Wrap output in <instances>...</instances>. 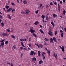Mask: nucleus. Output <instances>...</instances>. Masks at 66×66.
<instances>
[{
	"label": "nucleus",
	"instance_id": "obj_56",
	"mask_svg": "<svg viewBox=\"0 0 66 66\" xmlns=\"http://www.w3.org/2000/svg\"><path fill=\"white\" fill-rule=\"evenodd\" d=\"M7 31H8V32H10V30L9 29H7Z\"/></svg>",
	"mask_w": 66,
	"mask_h": 66
},
{
	"label": "nucleus",
	"instance_id": "obj_38",
	"mask_svg": "<svg viewBox=\"0 0 66 66\" xmlns=\"http://www.w3.org/2000/svg\"><path fill=\"white\" fill-rule=\"evenodd\" d=\"M56 34H57V31H55V35H56Z\"/></svg>",
	"mask_w": 66,
	"mask_h": 66
},
{
	"label": "nucleus",
	"instance_id": "obj_53",
	"mask_svg": "<svg viewBox=\"0 0 66 66\" xmlns=\"http://www.w3.org/2000/svg\"><path fill=\"white\" fill-rule=\"evenodd\" d=\"M64 30L65 32H66V28H65L64 29Z\"/></svg>",
	"mask_w": 66,
	"mask_h": 66
},
{
	"label": "nucleus",
	"instance_id": "obj_32",
	"mask_svg": "<svg viewBox=\"0 0 66 66\" xmlns=\"http://www.w3.org/2000/svg\"><path fill=\"white\" fill-rule=\"evenodd\" d=\"M20 41L21 42H22V41H24V40L22 39H20Z\"/></svg>",
	"mask_w": 66,
	"mask_h": 66
},
{
	"label": "nucleus",
	"instance_id": "obj_15",
	"mask_svg": "<svg viewBox=\"0 0 66 66\" xmlns=\"http://www.w3.org/2000/svg\"><path fill=\"white\" fill-rule=\"evenodd\" d=\"M39 31L41 32V33H43V34H44V32H43V31L41 29H40Z\"/></svg>",
	"mask_w": 66,
	"mask_h": 66
},
{
	"label": "nucleus",
	"instance_id": "obj_42",
	"mask_svg": "<svg viewBox=\"0 0 66 66\" xmlns=\"http://www.w3.org/2000/svg\"><path fill=\"white\" fill-rule=\"evenodd\" d=\"M4 39L2 41H0V42L1 43H2V42H4Z\"/></svg>",
	"mask_w": 66,
	"mask_h": 66
},
{
	"label": "nucleus",
	"instance_id": "obj_19",
	"mask_svg": "<svg viewBox=\"0 0 66 66\" xmlns=\"http://www.w3.org/2000/svg\"><path fill=\"white\" fill-rule=\"evenodd\" d=\"M63 15H65V13H66V11H65V10H63Z\"/></svg>",
	"mask_w": 66,
	"mask_h": 66
},
{
	"label": "nucleus",
	"instance_id": "obj_9",
	"mask_svg": "<svg viewBox=\"0 0 66 66\" xmlns=\"http://www.w3.org/2000/svg\"><path fill=\"white\" fill-rule=\"evenodd\" d=\"M44 40L45 42H48L50 40L49 39H47V38H45Z\"/></svg>",
	"mask_w": 66,
	"mask_h": 66
},
{
	"label": "nucleus",
	"instance_id": "obj_27",
	"mask_svg": "<svg viewBox=\"0 0 66 66\" xmlns=\"http://www.w3.org/2000/svg\"><path fill=\"white\" fill-rule=\"evenodd\" d=\"M39 47H40V48H43V45L42 44H40L39 45Z\"/></svg>",
	"mask_w": 66,
	"mask_h": 66
},
{
	"label": "nucleus",
	"instance_id": "obj_47",
	"mask_svg": "<svg viewBox=\"0 0 66 66\" xmlns=\"http://www.w3.org/2000/svg\"><path fill=\"white\" fill-rule=\"evenodd\" d=\"M46 20H48V17L46 16Z\"/></svg>",
	"mask_w": 66,
	"mask_h": 66
},
{
	"label": "nucleus",
	"instance_id": "obj_11",
	"mask_svg": "<svg viewBox=\"0 0 66 66\" xmlns=\"http://www.w3.org/2000/svg\"><path fill=\"white\" fill-rule=\"evenodd\" d=\"M53 39L54 41V42H55L56 43L57 42L56 41V38H55V37L53 38Z\"/></svg>",
	"mask_w": 66,
	"mask_h": 66
},
{
	"label": "nucleus",
	"instance_id": "obj_22",
	"mask_svg": "<svg viewBox=\"0 0 66 66\" xmlns=\"http://www.w3.org/2000/svg\"><path fill=\"white\" fill-rule=\"evenodd\" d=\"M43 62V60H40L39 62V64H42V63Z\"/></svg>",
	"mask_w": 66,
	"mask_h": 66
},
{
	"label": "nucleus",
	"instance_id": "obj_37",
	"mask_svg": "<svg viewBox=\"0 0 66 66\" xmlns=\"http://www.w3.org/2000/svg\"><path fill=\"white\" fill-rule=\"evenodd\" d=\"M63 33H61V36L62 37H63Z\"/></svg>",
	"mask_w": 66,
	"mask_h": 66
},
{
	"label": "nucleus",
	"instance_id": "obj_13",
	"mask_svg": "<svg viewBox=\"0 0 66 66\" xmlns=\"http://www.w3.org/2000/svg\"><path fill=\"white\" fill-rule=\"evenodd\" d=\"M54 56L55 57H56H56H57V54H56V53H55L54 54Z\"/></svg>",
	"mask_w": 66,
	"mask_h": 66
},
{
	"label": "nucleus",
	"instance_id": "obj_40",
	"mask_svg": "<svg viewBox=\"0 0 66 66\" xmlns=\"http://www.w3.org/2000/svg\"><path fill=\"white\" fill-rule=\"evenodd\" d=\"M13 47L15 50H16V47L14 45L13 46Z\"/></svg>",
	"mask_w": 66,
	"mask_h": 66
},
{
	"label": "nucleus",
	"instance_id": "obj_41",
	"mask_svg": "<svg viewBox=\"0 0 66 66\" xmlns=\"http://www.w3.org/2000/svg\"><path fill=\"white\" fill-rule=\"evenodd\" d=\"M11 4L12 5H15V4H14V3H11Z\"/></svg>",
	"mask_w": 66,
	"mask_h": 66
},
{
	"label": "nucleus",
	"instance_id": "obj_36",
	"mask_svg": "<svg viewBox=\"0 0 66 66\" xmlns=\"http://www.w3.org/2000/svg\"><path fill=\"white\" fill-rule=\"evenodd\" d=\"M39 5L40 6V7H41L42 6V5H43V4H40Z\"/></svg>",
	"mask_w": 66,
	"mask_h": 66
},
{
	"label": "nucleus",
	"instance_id": "obj_2",
	"mask_svg": "<svg viewBox=\"0 0 66 66\" xmlns=\"http://www.w3.org/2000/svg\"><path fill=\"white\" fill-rule=\"evenodd\" d=\"M29 12H30V11H29V10H26L25 11V13L26 14H27L29 13Z\"/></svg>",
	"mask_w": 66,
	"mask_h": 66
},
{
	"label": "nucleus",
	"instance_id": "obj_20",
	"mask_svg": "<svg viewBox=\"0 0 66 66\" xmlns=\"http://www.w3.org/2000/svg\"><path fill=\"white\" fill-rule=\"evenodd\" d=\"M51 24H52V26H53V27H54L55 25L54 24V23H53V22H51Z\"/></svg>",
	"mask_w": 66,
	"mask_h": 66
},
{
	"label": "nucleus",
	"instance_id": "obj_48",
	"mask_svg": "<svg viewBox=\"0 0 66 66\" xmlns=\"http://www.w3.org/2000/svg\"><path fill=\"white\" fill-rule=\"evenodd\" d=\"M21 14H24V12L23 11H22L21 12Z\"/></svg>",
	"mask_w": 66,
	"mask_h": 66
},
{
	"label": "nucleus",
	"instance_id": "obj_29",
	"mask_svg": "<svg viewBox=\"0 0 66 66\" xmlns=\"http://www.w3.org/2000/svg\"><path fill=\"white\" fill-rule=\"evenodd\" d=\"M44 45H45V46H47L48 45V44L47 43H44Z\"/></svg>",
	"mask_w": 66,
	"mask_h": 66
},
{
	"label": "nucleus",
	"instance_id": "obj_28",
	"mask_svg": "<svg viewBox=\"0 0 66 66\" xmlns=\"http://www.w3.org/2000/svg\"><path fill=\"white\" fill-rule=\"evenodd\" d=\"M56 16H57V15H56V14H53V16L55 18V17H56Z\"/></svg>",
	"mask_w": 66,
	"mask_h": 66
},
{
	"label": "nucleus",
	"instance_id": "obj_34",
	"mask_svg": "<svg viewBox=\"0 0 66 66\" xmlns=\"http://www.w3.org/2000/svg\"><path fill=\"white\" fill-rule=\"evenodd\" d=\"M35 45H36V46H37L38 47V48H39V45H38L37 44H35Z\"/></svg>",
	"mask_w": 66,
	"mask_h": 66
},
{
	"label": "nucleus",
	"instance_id": "obj_35",
	"mask_svg": "<svg viewBox=\"0 0 66 66\" xmlns=\"http://www.w3.org/2000/svg\"><path fill=\"white\" fill-rule=\"evenodd\" d=\"M39 11V10H37L36 11V14H37L38 13V12Z\"/></svg>",
	"mask_w": 66,
	"mask_h": 66
},
{
	"label": "nucleus",
	"instance_id": "obj_33",
	"mask_svg": "<svg viewBox=\"0 0 66 66\" xmlns=\"http://www.w3.org/2000/svg\"><path fill=\"white\" fill-rule=\"evenodd\" d=\"M65 49V47L62 46L61 47V49Z\"/></svg>",
	"mask_w": 66,
	"mask_h": 66
},
{
	"label": "nucleus",
	"instance_id": "obj_61",
	"mask_svg": "<svg viewBox=\"0 0 66 66\" xmlns=\"http://www.w3.org/2000/svg\"><path fill=\"white\" fill-rule=\"evenodd\" d=\"M40 28H42L43 27V26H42L41 25H40Z\"/></svg>",
	"mask_w": 66,
	"mask_h": 66
},
{
	"label": "nucleus",
	"instance_id": "obj_44",
	"mask_svg": "<svg viewBox=\"0 0 66 66\" xmlns=\"http://www.w3.org/2000/svg\"><path fill=\"white\" fill-rule=\"evenodd\" d=\"M50 5H53V4L52 3V2H51L50 3Z\"/></svg>",
	"mask_w": 66,
	"mask_h": 66
},
{
	"label": "nucleus",
	"instance_id": "obj_18",
	"mask_svg": "<svg viewBox=\"0 0 66 66\" xmlns=\"http://www.w3.org/2000/svg\"><path fill=\"white\" fill-rule=\"evenodd\" d=\"M23 2L24 4H26L27 3V1H26L25 0L23 1Z\"/></svg>",
	"mask_w": 66,
	"mask_h": 66
},
{
	"label": "nucleus",
	"instance_id": "obj_31",
	"mask_svg": "<svg viewBox=\"0 0 66 66\" xmlns=\"http://www.w3.org/2000/svg\"><path fill=\"white\" fill-rule=\"evenodd\" d=\"M6 7L7 9H9V6L8 5H6Z\"/></svg>",
	"mask_w": 66,
	"mask_h": 66
},
{
	"label": "nucleus",
	"instance_id": "obj_7",
	"mask_svg": "<svg viewBox=\"0 0 66 66\" xmlns=\"http://www.w3.org/2000/svg\"><path fill=\"white\" fill-rule=\"evenodd\" d=\"M12 8H9L7 10V12H10L11 11H12Z\"/></svg>",
	"mask_w": 66,
	"mask_h": 66
},
{
	"label": "nucleus",
	"instance_id": "obj_59",
	"mask_svg": "<svg viewBox=\"0 0 66 66\" xmlns=\"http://www.w3.org/2000/svg\"><path fill=\"white\" fill-rule=\"evenodd\" d=\"M60 3L61 4H62V1H60Z\"/></svg>",
	"mask_w": 66,
	"mask_h": 66
},
{
	"label": "nucleus",
	"instance_id": "obj_52",
	"mask_svg": "<svg viewBox=\"0 0 66 66\" xmlns=\"http://www.w3.org/2000/svg\"><path fill=\"white\" fill-rule=\"evenodd\" d=\"M21 49H23V47H20Z\"/></svg>",
	"mask_w": 66,
	"mask_h": 66
},
{
	"label": "nucleus",
	"instance_id": "obj_16",
	"mask_svg": "<svg viewBox=\"0 0 66 66\" xmlns=\"http://www.w3.org/2000/svg\"><path fill=\"white\" fill-rule=\"evenodd\" d=\"M41 18H43V20H44V19H45V16H44V15H42L41 16Z\"/></svg>",
	"mask_w": 66,
	"mask_h": 66
},
{
	"label": "nucleus",
	"instance_id": "obj_1",
	"mask_svg": "<svg viewBox=\"0 0 66 66\" xmlns=\"http://www.w3.org/2000/svg\"><path fill=\"white\" fill-rule=\"evenodd\" d=\"M48 34L50 36H52L53 34H52V33L51 32V31H49L48 32Z\"/></svg>",
	"mask_w": 66,
	"mask_h": 66
},
{
	"label": "nucleus",
	"instance_id": "obj_55",
	"mask_svg": "<svg viewBox=\"0 0 66 66\" xmlns=\"http://www.w3.org/2000/svg\"><path fill=\"white\" fill-rule=\"evenodd\" d=\"M29 41H31V38H29Z\"/></svg>",
	"mask_w": 66,
	"mask_h": 66
},
{
	"label": "nucleus",
	"instance_id": "obj_4",
	"mask_svg": "<svg viewBox=\"0 0 66 66\" xmlns=\"http://www.w3.org/2000/svg\"><path fill=\"white\" fill-rule=\"evenodd\" d=\"M2 35L3 36H8L9 35V34H7L6 33H3Z\"/></svg>",
	"mask_w": 66,
	"mask_h": 66
},
{
	"label": "nucleus",
	"instance_id": "obj_6",
	"mask_svg": "<svg viewBox=\"0 0 66 66\" xmlns=\"http://www.w3.org/2000/svg\"><path fill=\"white\" fill-rule=\"evenodd\" d=\"M35 52L33 51H31V53H30V55H33L34 53Z\"/></svg>",
	"mask_w": 66,
	"mask_h": 66
},
{
	"label": "nucleus",
	"instance_id": "obj_26",
	"mask_svg": "<svg viewBox=\"0 0 66 66\" xmlns=\"http://www.w3.org/2000/svg\"><path fill=\"white\" fill-rule=\"evenodd\" d=\"M32 35H34V36L35 37H36L37 36L35 34V33H33L32 34Z\"/></svg>",
	"mask_w": 66,
	"mask_h": 66
},
{
	"label": "nucleus",
	"instance_id": "obj_8",
	"mask_svg": "<svg viewBox=\"0 0 66 66\" xmlns=\"http://www.w3.org/2000/svg\"><path fill=\"white\" fill-rule=\"evenodd\" d=\"M38 23H39L38 21H36L34 23V24L36 26V25H37V24H38Z\"/></svg>",
	"mask_w": 66,
	"mask_h": 66
},
{
	"label": "nucleus",
	"instance_id": "obj_10",
	"mask_svg": "<svg viewBox=\"0 0 66 66\" xmlns=\"http://www.w3.org/2000/svg\"><path fill=\"white\" fill-rule=\"evenodd\" d=\"M50 43H53V39L52 38H51L50 40Z\"/></svg>",
	"mask_w": 66,
	"mask_h": 66
},
{
	"label": "nucleus",
	"instance_id": "obj_57",
	"mask_svg": "<svg viewBox=\"0 0 66 66\" xmlns=\"http://www.w3.org/2000/svg\"><path fill=\"white\" fill-rule=\"evenodd\" d=\"M62 51L63 52H64V49H62Z\"/></svg>",
	"mask_w": 66,
	"mask_h": 66
},
{
	"label": "nucleus",
	"instance_id": "obj_63",
	"mask_svg": "<svg viewBox=\"0 0 66 66\" xmlns=\"http://www.w3.org/2000/svg\"><path fill=\"white\" fill-rule=\"evenodd\" d=\"M22 55H23V54H22V53L21 55V56H22Z\"/></svg>",
	"mask_w": 66,
	"mask_h": 66
},
{
	"label": "nucleus",
	"instance_id": "obj_3",
	"mask_svg": "<svg viewBox=\"0 0 66 66\" xmlns=\"http://www.w3.org/2000/svg\"><path fill=\"white\" fill-rule=\"evenodd\" d=\"M32 61H33V62H35L36 61V58L35 57H34L32 58Z\"/></svg>",
	"mask_w": 66,
	"mask_h": 66
},
{
	"label": "nucleus",
	"instance_id": "obj_21",
	"mask_svg": "<svg viewBox=\"0 0 66 66\" xmlns=\"http://www.w3.org/2000/svg\"><path fill=\"white\" fill-rule=\"evenodd\" d=\"M47 53L48 54V56H50V50H48V51Z\"/></svg>",
	"mask_w": 66,
	"mask_h": 66
},
{
	"label": "nucleus",
	"instance_id": "obj_14",
	"mask_svg": "<svg viewBox=\"0 0 66 66\" xmlns=\"http://www.w3.org/2000/svg\"><path fill=\"white\" fill-rule=\"evenodd\" d=\"M38 52L39 56H40V52L38 51Z\"/></svg>",
	"mask_w": 66,
	"mask_h": 66
},
{
	"label": "nucleus",
	"instance_id": "obj_60",
	"mask_svg": "<svg viewBox=\"0 0 66 66\" xmlns=\"http://www.w3.org/2000/svg\"><path fill=\"white\" fill-rule=\"evenodd\" d=\"M3 10H4V11H5V12H6V10H5V8H3Z\"/></svg>",
	"mask_w": 66,
	"mask_h": 66
},
{
	"label": "nucleus",
	"instance_id": "obj_25",
	"mask_svg": "<svg viewBox=\"0 0 66 66\" xmlns=\"http://www.w3.org/2000/svg\"><path fill=\"white\" fill-rule=\"evenodd\" d=\"M11 36L13 38H14H14H15V36H14V35H11Z\"/></svg>",
	"mask_w": 66,
	"mask_h": 66
},
{
	"label": "nucleus",
	"instance_id": "obj_39",
	"mask_svg": "<svg viewBox=\"0 0 66 66\" xmlns=\"http://www.w3.org/2000/svg\"><path fill=\"white\" fill-rule=\"evenodd\" d=\"M8 16H9V19H11V16L10 15H8Z\"/></svg>",
	"mask_w": 66,
	"mask_h": 66
},
{
	"label": "nucleus",
	"instance_id": "obj_23",
	"mask_svg": "<svg viewBox=\"0 0 66 66\" xmlns=\"http://www.w3.org/2000/svg\"><path fill=\"white\" fill-rule=\"evenodd\" d=\"M5 45H6L8 43H9V41H6L5 42Z\"/></svg>",
	"mask_w": 66,
	"mask_h": 66
},
{
	"label": "nucleus",
	"instance_id": "obj_17",
	"mask_svg": "<svg viewBox=\"0 0 66 66\" xmlns=\"http://www.w3.org/2000/svg\"><path fill=\"white\" fill-rule=\"evenodd\" d=\"M1 45H2V46H3L4 45V42H3L1 43Z\"/></svg>",
	"mask_w": 66,
	"mask_h": 66
},
{
	"label": "nucleus",
	"instance_id": "obj_12",
	"mask_svg": "<svg viewBox=\"0 0 66 66\" xmlns=\"http://www.w3.org/2000/svg\"><path fill=\"white\" fill-rule=\"evenodd\" d=\"M20 43L21 44L22 46L23 47H25V46H24V45H23V43L22 42H20Z\"/></svg>",
	"mask_w": 66,
	"mask_h": 66
},
{
	"label": "nucleus",
	"instance_id": "obj_30",
	"mask_svg": "<svg viewBox=\"0 0 66 66\" xmlns=\"http://www.w3.org/2000/svg\"><path fill=\"white\" fill-rule=\"evenodd\" d=\"M14 11V12H15V10L14 9H12L11 12H13Z\"/></svg>",
	"mask_w": 66,
	"mask_h": 66
},
{
	"label": "nucleus",
	"instance_id": "obj_5",
	"mask_svg": "<svg viewBox=\"0 0 66 66\" xmlns=\"http://www.w3.org/2000/svg\"><path fill=\"white\" fill-rule=\"evenodd\" d=\"M29 31L30 32H31L32 33L35 32V31L32 29H30Z\"/></svg>",
	"mask_w": 66,
	"mask_h": 66
},
{
	"label": "nucleus",
	"instance_id": "obj_43",
	"mask_svg": "<svg viewBox=\"0 0 66 66\" xmlns=\"http://www.w3.org/2000/svg\"><path fill=\"white\" fill-rule=\"evenodd\" d=\"M60 33H63V31H62V30H60Z\"/></svg>",
	"mask_w": 66,
	"mask_h": 66
},
{
	"label": "nucleus",
	"instance_id": "obj_58",
	"mask_svg": "<svg viewBox=\"0 0 66 66\" xmlns=\"http://www.w3.org/2000/svg\"><path fill=\"white\" fill-rule=\"evenodd\" d=\"M54 4H55V5H56L57 3H56V2H55V3H54Z\"/></svg>",
	"mask_w": 66,
	"mask_h": 66
},
{
	"label": "nucleus",
	"instance_id": "obj_45",
	"mask_svg": "<svg viewBox=\"0 0 66 66\" xmlns=\"http://www.w3.org/2000/svg\"><path fill=\"white\" fill-rule=\"evenodd\" d=\"M23 50H26L27 51V49L26 48H23Z\"/></svg>",
	"mask_w": 66,
	"mask_h": 66
},
{
	"label": "nucleus",
	"instance_id": "obj_50",
	"mask_svg": "<svg viewBox=\"0 0 66 66\" xmlns=\"http://www.w3.org/2000/svg\"><path fill=\"white\" fill-rule=\"evenodd\" d=\"M43 60H45V56H44L43 57Z\"/></svg>",
	"mask_w": 66,
	"mask_h": 66
},
{
	"label": "nucleus",
	"instance_id": "obj_54",
	"mask_svg": "<svg viewBox=\"0 0 66 66\" xmlns=\"http://www.w3.org/2000/svg\"><path fill=\"white\" fill-rule=\"evenodd\" d=\"M23 40H24V41H27V39H26V38L24 39Z\"/></svg>",
	"mask_w": 66,
	"mask_h": 66
},
{
	"label": "nucleus",
	"instance_id": "obj_24",
	"mask_svg": "<svg viewBox=\"0 0 66 66\" xmlns=\"http://www.w3.org/2000/svg\"><path fill=\"white\" fill-rule=\"evenodd\" d=\"M1 24L2 25V27H3L4 26V23H3V22H2L1 23Z\"/></svg>",
	"mask_w": 66,
	"mask_h": 66
},
{
	"label": "nucleus",
	"instance_id": "obj_64",
	"mask_svg": "<svg viewBox=\"0 0 66 66\" xmlns=\"http://www.w3.org/2000/svg\"><path fill=\"white\" fill-rule=\"evenodd\" d=\"M28 50H31V49L30 48H28Z\"/></svg>",
	"mask_w": 66,
	"mask_h": 66
},
{
	"label": "nucleus",
	"instance_id": "obj_62",
	"mask_svg": "<svg viewBox=\"0 0 66 66\" xmlns=\"http://www.w3.org/2000/svg\"><path fill=\"white\" fill-rule=\"evenodd\" d=\"M63 3H65V0H63Z\"/></svg>",
	"mask_w": 66,
	"mask_h": 66
},
{
	"label": "nucleus",
	"instance_id": "obj_49",
	"mask_svg": "<svg viewBox=\"0 0 66 66\" xmlns=\"http://www.w3.org/2000/svg\"><path fill=\"white\" fill-rule=\"evenodd\" d=\"M29 45L30 47H32V46H31V45L29 44Z\"/></svg>",
	"mask_w": 66,
	"mask_h": 66
},
{
	"label": "nucleus",
	"instance_id": "obj_51",
	"mask_svg": "<svg viewBox=\"0 0 66 66\" xmlns=\"http://www.w3.org/2000/svg\"><path fill=\"white\" fill-rule=\"evenodd\" d=\"M58 8H61V7H60V5L59 4H58Z\"/></svg>",
	"mask_w": 66,
	"mask_h": 66
},
{
	"label": "nucleus",
	"instance_id": "obj_46",
	"mask_svg": "<svg viewBox=\"0 0 66 66\" xmlns=\"http://www.w3.org/2000/svg\"><path fill=\"white\" fill-rule=\"evenodd\" d=\"M0 18H1V19H2V16L0 15Z\"/></svg>",
	"mask_w": 66,
	"mask_h": 66
}]
</instances>
